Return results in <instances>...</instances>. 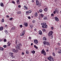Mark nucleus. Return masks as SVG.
<instances>
[{"label": "nucleus", "instance_id": "obj_62", "mask_svg": "<svg viewBox=\"0 0 61 61\" xmlns=\"http://www.w3.org/2000/svg\"><path fill=\"white\" fill-rule=\"evenodd\" d=\"M43 38H46L45 37H43Z\"/></svg>", "mask_w": 61, "mask_h": 61}, {"label": "nucleus", "instance_id": "obj_52", "mask_svg": "<svg viewBox=\"0 0 61 61\" xmlns=\"http://www.w3.org/2000/svg\"><path fill=\"white\" fill-rule=\"evenodd\" d=\"M51 16H53L54 15V14H51Z\"/></svg>", "mask_w": 61, "mask_h": 61}, {"label": "nucleus", "instance_id": "obj_23", "mask_svg": "<svg viewBox=\"0 0 61 61\" xmlns=\"http://www.w3.org/2000/svg\"><path fill=\"white\" fill-rule=\"evenodd\" d=\"M34 47L35 48H36V49H38V47L37 46H36V45H34Z\"/></svg>", "mask_w": 61, "mask_h": 61}, {"label": "nucleus", "instance_id": "obj_35", "mask_svg": "<svg viewBox=\"0 0 61 61\" xmlns=\"http://www.w3.org/2000/svg\"><path fill=\"white\" fill-rule=\"evenodd\" d=\"M39 11L40 12V13H41V12H42V11H43V10H42L41 9H40L39 10Z\"/></svg>", "mask_w": 61, "mask_h": 61}, {"label": "nucleus", "instance_id": "obj_28", "mask_svg": "<svg viewBox=\"0 0 61 61\" xmlns=\"http://www.w3.org/2000/svg\"><path fill=\"white\" fill-rule=\"evenodd\" d=\"M58 53L59 54H61V50H59V51L58 52Z\"/></svg>", "mask_w": 61, "mask_h": 61}, {"label": "nucleus", "instance_id": "obj_39", "mask_svg": "<svg viewBox=\"0 0 61 61\" xmlns=\"http://www.w3.org/2000/svg\"><path fill=\"white\" fill-rule=\"evenodd\" d=\"M16 50H15L14 51L15 53H16V52H17V50H18V49H16Z\"/></svg>", "mask_w": 61, "mask_h": 61}, {"label": "nucleus", "instance_id": "obj_56", "mask_svg": "<svg viewBox=\"0 0 61 61\" xmlns=\"http://www.w3.org/2000/svg\"><path fill=\"white\" fill-rule=\"evenodd\" d=\"M32 2H34V0H32Z\"/></svg>", "mask_w": 61, "mask_h": 61}, {"label": "nucleus", "instance_id": "obj_10", "mask_svg": "<svg viewBox=\"0 0 61 61\" xmlns=\"http://www.w3.org/2000/svg\"><path fill=\"white\" fill-rule=\"evenodd\" d=\"M55 20L56 21H59V19L57 17H55Z\"/></svg>", "mask_w": 61, "mask_h": 61}, {"label": "nucleus", "instance_id": "obj_6", "mask_svg": "<svg viewBox=\"0 0 61 61\" xmlns=\"http://www.w3.org/2000/svg\"><path fill=\"white\" fill-rule=\"evenodd\" d=\"M48 59L49 60H50V61H53L54 60L52 57H49L48 58Z\"/></svg>", "mask_w": 61, "mask_h": 61}, {"label": "nucleus", "instance_id": "obj_2", "mask_svg": "<svg viewBox=\"0 0 61 61\" xmlns=\"http://www.w3.org/2000/svg\"><path fill=\"white\" fill-rule=\"evenodd\" d=\"M41 25H42V28H47V25H46V23H41Z\"/></svg>", "mask_w": 61, "mask_h": 61}, {"label": "nucleus", "instance_id": "obj_18", "mask_svg": "<svg viewBox=\"0 0 61 61\" xmlns=\"http://www.w3.org/2000/svg\"><path fill=\"white\" fill-rule=\"evenodd\" d=\"M34 15L36 17L37 16L38 14H37V12H36L35 14H34Z\"/></svg>", "mask_w": 61, "mask_h": 61}, {"label": "nucleus", "instance_id": "obj_50", "mask_svg": "<svg viewBox=\"0 0 61 61\" xmlns=\"http://www.w3.org/2000/svg\"><path fill=\"white\" fill-rule=\"evenodd\" d=\"M51 28L52 30H53V29H54V27H51Z\"/></svg>", "mask_w": 61, "mask_h": 61}, {"label": "nucleus", "instance_id": "obj_7", "mask_svg": "<svg viewBox=\"0 0 61 61\" xmlns=\"http://www.w3.org/2000/svg\"><path fill=\"white\" fill-rule=\"evenodd\" d=\"M25 30H24L23 31L22 33L20 35L21 36H24V35H25Z\"/></svg>", "mask_w": 61, "mask_h": 61}, {"label": "nucleus", "instance_id": "obj_9", "mask_svg": "<svg viewBox=\"0 0 61 61\" xmlns=\"http://www.w3.org/2000/svg\"><path fill=\"white\" fill-rule=\"evenodd\" d=\"M13 54H14V53H10V55H11L12 57L14 58H15V56L13 55Z\"/></svg>", "mask_w": 61, "mask_h": 61}, {"label": "nucleus", "instance_id": "obj_26", "mask_svg": "<svg viewBox=\"0 0 61 61\" xmlns=\"http://www.w3.org/2000/svg\"><path fill=\"white\" fill-rule=\"evenodd\" d=\"M15 28L13 27L12 28L11 30H15Z\"/></svg>", "mask_w": 61, "mask_h": 61}, {"label": "nucleus", "instance_id": "obj_19", "mask_svg": "<svg viewBox=\"0 0 61 61\" xmlns=\"http://www.w3.org/2000/svg\"><path fill=\"white\" fill-rule=\"evenodd\" d=\"M17 4L18 5L20 4V0H18L17 1H16Z\"/></svg>", "mask_w": 61, "mask_h": 61}, {"label": "nucleus", "instance_id": "obj_30", "mask_svg": "<svg viewBox=\"0 0 61 61\" xmlns=\"http://www.w3.org/2000/svg\"><path fill=\"white\" fill-rule=\"evenodd\" d=\"M41 17H44V15L41 14Z\"/></svg>", "mask_w": 61, "mask_h": 61}, {"label": "nucleus", "instance_id": "obj_11", "mask_svg": "<svg viewBox=\"0 0 61 61\" xmlns=\"http://www.w3.org/2000/svg\"><path fill=\"white\" fill-rule=\"evenodd\" d=\"M0 5L2 7H4V3L3 2H1L0 3Z\"/></svg>", "mask_w": 61, "mask_h": 61}, {"label": "nucleus", "instance_id": "obj_29", "mask_svg": "<svg viewBox=\"0 0 61 61\" xmlns=\"http://www.w3.org/2000/svg\"><path fill=\"white\" fill-rule=\"evenodd\" d=\"M36 22V20H33L32 21V23H34Z\"/></svg>", "mask_w": 61, "mask_h": 61}, {"label": "nucleus", "instance_id": "obj_57", "mask_svg": "<svg viewBox=\"0 0 61 61\" xmlns=\"http://www.w3.org/2000/svg\"><path fill=\"white\" fill-rule=\"evenodd\" d=\"M46 51L47 52H48V51H49L48 50H46Z\"/></svg>", "mask_w": 61, "mask_h": 61}, {"label": "nucleus", "instance_id": "obj_31", "mask_svg": "<svg viewBox=\"0 0 61 61\" xmlns=\"http://www.w3.org/2000/svg\"><path fill=\"white\" fill-rule=\"evenodd\" d=\"M43 39L44 41H46V40H47V39H46V38H43Z\"/></svg>", "mask_w": 61, "mask_h": 61}, {"label": "nucleus", "instance_id": "obj_27", "mask_svg": "<svg viewBox=\"0 0 61 61\" xmlns=\"http://www.w3.org/2000/svg\"><path fill=\"white\" fill-rule=\"evenodd\" d=\"M31 53H32V54H34L35 53V51H34L33 50L31 52Z\"/></svg>", "mask_w": 61, "mask_h": 61}, {"label": "nucleus", "instance_id": "obj_14", "mask_svg": "<svg viewBox=\"0 0 61 61\" xmlns=\"http://www.w3.org/2000/svg\"><path fill=\"white\" fill-rule=\"evenodd\" d=\"M39 34L40 35H42V32L41 30H39Z\"/></svg>", "mask_w": 61, "mask_h": 61}, {"label": "nucleus", "instance_id": "obj_32", "mask_svg": "<svg viewBox=\"0 0 61 61\" xmlns=\"http://www.w3.org/2000/svg\"><path fill=\"white\" fill-rule=\"evenodd\" d=\"M44 20H46L47 19V17H44Z\"/></svg>", "mask_w": 61, "mask_h": 61}, {"label": "nucleus", "instance_id": "obj_54", "mask_svg": "<svg viewBox=\"0 0 61 61\" xmlns=\"http://www.w3.org/2000/svg\"><path fill=\"white\" fill-rule=\"evenodd\" d=\"M22 55H24V52L22 53Z\"/></svg>", "mask_w": 61, "mask_h": 61}, {"label": "nucleus", "instance_id": "obj_42", "mask_svg": "<svg viewBox=\"0 0 61 61\" xmlns=\"http://www.w3.org/2000/svg\"><path fill=\"white\" fill-rule=\"evenodd\" d=\"M4 42H6V39H4Z\"/></svg>", "mask_w": 61, "mask_h": 61}, {"label": "nucleus", "instance_id": "obj_58", "mask_svg": "<svg viewBox=\"0 0 61 61\" xmlns=\"http://www.w3.org/2000/svg\"><path fill=\"white\" fill-rule=\"evenodd\" d=\"M33 43H32L31 44V46H32L33 45Z\"/></svg>", "mask_w": 61, "mask_h": 61}, {"label": "nucleus", "instance_id": "obj_5", "mask_svg": "<svg viewBox=\"0 0 61 61\" xmlns=\"http://www.w3.org/2000/svg\"><path fill=\"white\" fill-rule=\"evenodd\" d=\"M41 53L42 54H43L44 56L46 55V52L44 50H42Z\"/></svg>", "mask_w": 61, "mask_h": 61}, {"label": "nucleus", "instance_id": "obj_34", "mask_svg": "<svg viewBox=\"0 0 61 61\" xmlns=\"http://www.w3.org/2000/svg\"><path fill=\"white\" fill-rule=\"evenodd\" d=\"M17 14H21V12L20 11L17 13Z\"/></svg>", "mask_w": 61, "mask_h": 61}, {"label": "nucleus", "instance_id": "obj_47", "mask_svg": "<svg viewBox=\"0 0 61 61\" xmlns=\"http://www.w3.org/2000/svg\"><path fill=\"white\" fill-rule=\"evenodd\" d=\"M18 7H19V8H21V5H18Z\"/></svg>", "mask_w": 61, "mask_h": 61}, {"label": "nucleus", "instance_id": "obj_64", "mask_svg": "<svg viewBox=\"0 0 61 61\" xmlns=\"http://www.w3.org/2000/svg\"><path fill=\"white\" fill-rule=\"evenodd\" d=\"M29 38H31V37H29Z\"/></svg>", "mask_w": 61, "mask_h": 61}, {"label": "nucleus", "instance_id": "obj_61", "mask_svg": "<svg viewBox=\"0 0 61 61\" xmlns=\"http://www.w3.org/2000/svg\"><path fill=\"white\" fill-rule=\"evenodd\" d=\"M5 27H7V25H5Z\"/></svg>", "mask_w": 61, "mask_h": 61}, {"label": "nucleus", "instance_id": "obj_48", "mask_svg": "<svg viewBox=\"0 0 61 61\" xmlns=\"http://www.w3.org/2000/svg\"><path fill=\"white\" fill-rule=\"evenodd\" d=\"M20 27L22 28L23 27V25H20Z\"/></svg>", "mask_w": 61, "mask_h": 61}, {"label": "nucleus", "instance_id": "obj_8", "mask_svg": "<svg viewBox=\"0 0 61 61\" xmlns=\"http://www.w3.org/2000/svg\"><path fill=\"white\" fill-rule=\"evenodd\" d=\"M32 12V11L31 10H29L28 11H27L26 12V14H30Z\"/></svg>", "mask_w": 61, "mask_h": 61}, {"label": "nucleus", "instance_id": "obj_17", "mask_svg": "<svg viewBox=\"0 0 61 61\" xmlns=\"http://www.w3.org/2000/svg\"><path fill=\"white\" fill-rule=\"evenodd\" d=\"M0 50L2 51H4V49L3 48H2V47H0Z\"/></svg>", "mask_w": 61, "mask_h": 61}, {"label": "nucleus", "instance_id": "obj_4", "mask_svg": "<svg viewBox=\"0 0 61 61\" xmlns=\"http://www.w3.org/2000/svg\"><path fill=\"white\" fill-rule=\"evenodd\" d=\"M36 4L37 5H38V6L39 7L41 6V3H39V1H38L36 0Z\"/></svg>", "mask_w": 61, "mask_h": 61}, {"label": "nucleus", "instance_id": "obj_36", "mask_svg": "<svg viewBox=\"0 0 61 61\" xmlns=\"http://www.w3.org/2000/svg\"><path fill=\"white\" fill-rule=\"evenodd\" d=\"M46 44L48 45H49V43L48 42H46Z\"/></svg>", "mask_w": 61, "mask_h": 61}, {"label": "nucleus", "instance_id": "obj_22", "mask_svg": "<svg viewBox=\"0 0 61 61\" xmlns=\"http://www.w3.org/2000/svg\"><path fill=\"white\" fill-rule=\"evenodd\" d=\"M3 27H0V30L1 31V30H3Z\"/></svg>", "mask_w": 61, "mask_h": 61}, {"label": "nucleus", "instance_id": "obj_15", "mask_svg": "<svg viewBox=\"0 0 61 61\" xmlns=\"http://www.w3.org/2000/svg\"><path fill=\"white\" fill-rule=\"evenodd\" d=\"M34 43H35V44H37L38 43V41H37V40H34Z\"/></svg>", "mask_w": 61, "mask_h": 61}, {"label": "nucleus", "instance_id": "obj_25", "mask_svg": "<svg viewBox=\"0 0 61 61\" xmlns=\"http://www.w3.org/2000/svg\"><path fill=\"white\" fill-rule=\"evenodd\" d=\"M26 53L27 54H29V51H26Z\"/></svg>", "mask_w": 61, "mask_h": 61}, {"label": "nucleus", "instance_id": "obj_1", "mask_svg": "<svg viewBox=\"0 0 61 61\" xmlns=\"http://www.w3.org/2000/svg\"><path fill=\"white\" fill-rule=\"evenodd\" d=\"M53 32L52 31H51L49 32V33L48 34V36H51V38H53Z\"/></svg>", "mask_w": 61, "mask_h": 61}, {"label": "nucleus", "instance_id": "obj_12", "mask_svg": "<svg viewBox=\"0 0 61 61\" xmlns=\"http://www.w3.org/2000/svg\"><path fill=\"white\" fill-rule=\"evenodd\" d=\"M24 25L25 26H26V27L28 26V24L27 23L25 22L24 23Z\"/></svg>", "mask_w": 61, "mask_h": 61}, {"label": "nucleus", "instance_id": "obj_60", "mask_svg": "<svg viewBox=\"0 0 61 61\" xmlns=\"http://www.w3.org/2000/svg\"><path fill=\"white\" fill-rule=\"evenodd\" d=\"M55 49H56V50H57V48H55Z\"/></svg>", "mask_w": 61, "mask_h": 61}, {"label": "nucleus", "instance_id": "obj_37", "mask_svg": "<svg viewBox=\"0 0 61 61\" xmlns=\"http://www.w3.org/2000/svg\"><path fill=\"white\" fill-rule=\"evenodd\" d=\"M7 44L8 45L10 46V45H11V43H9V42Z\"/></svg>", "mask_w": 61, "mask_h": 61}, {"label": "nucleus", "instance_id": "obj_16", "mask_svg": "<svg viewBox=\"0 0 61 61\" xmlns=\"http://www.w3.org/2000/svg\"><path fill=\"white\" fill-rule=\"evenodd\" d=\"M30 27L31 28V29H32L33 27L34 26H33V25H32V24H30Z\"/></svg>", "mask_w": 61, "mask_h": 61}, {"label": "nucleus", "instance_id": "obj_43", "mask_svg": "<svg viewBox=\"0 0 61 61\" xmlns=\"http://www.w3.org/2000/svg\"><path fill=\"white\" fill-rule=\"evenodd\" d=\"M53 13L54 14H56V11L55 10L53 12Z\"/></svg>", "mask_w": 61, "mask_h": 61}, {"label": "nucleus", "instance_id": "obj_40", "mask_svg": "<svg viewBox=\"0 0 61 61\" xmlns=\"http://www.w3.org/2000/svg\"><path fill=\"white\" fill-rule=\"evenodd\" d=\"M52 55L53 56H55V53L54 52L52 53Z\"/></svg>", "mask_w": 61, "mask_h": 61}, {"label": "nucleus", "instance_id": "obj_3", "mask_svg": "<svg viewBox=\"0 0 61 61\" xmlns=\"http://www.w3.org/2000/svg\"><path fill=\"white\" fill-rule=\"evenodd\" d=\"M20 45L21 46V44L20 43V44H18L17 46H16V49L17 50H20Z\"/></svg>", "mask_w": 61, "mask_h": 61}, {"label": "nucleus", "instance_id": "obj_20", "mask_svg": "<svg viewBox=\"0 0 61 61\" xmlns=\"http://www.w3.org/2000/svg\"><path fill=\"white\" fill-rule=\"evenodd\" d=\"M48 10V9H47V8H46L44 9V10L45 11V12H47Z\"/></svg>", "mask_w": 61, "mask_h": 61}, {"label": "nucleus", "instance_id": "obj_46", "mask_svg": "<svg viewBox=\"0 0 61 61\" xmlns=\"http://www.w3.org/2000/svg\"><path fill=\"white\" fill-rule=\"evenodd\" d=\"M28 19H31V17H30V16L28 17Z\"/></svg>", "mask_w": 61, "mask_h": 61}, {"label": "nucleus", "instance_id": "obj_13", "mask_svg": "<svg viewBox=\"0 0 61 61\" xmlns=\"http://www.w3.org/2000/svg\"><path fill=\"white\" fill-rule=\"evenodd\" d=\"M55 10L56 11V13H57V14H58V13H59V10H58L57 9H55Z\"/></svg>", "mask_w": 61, "mask_h": 61}, {"label": "nucleus", "instance_id": "obj_33", "mask_svg": "<svg viewBox=\"0 0 61 61\" xmlns=\"http://www.w3.org/2000/svg\"><path fill=\"white\" fill-rule=\"evenodd\" d=\"M24 7L25 8V9H28V8H27V7H26V6H24Z\"/></svg>", "mask_w": 61, "mask_h": 61}, {"label": "nucleus", "instance_id": "obj_41", "mask_svg": "<svg viewBox=\"0 0 61 61\" xmlns=\"http://www.w3.org/2000/svg\"><path fill=\"white\" fill-rule=\"evenodd\" d=\"M2 22H4V19L3 18L2 20Z\"/></svg>", "mask_w": 61, "mask_h": 61}, {"label": "nucleus", "instance_id": "obj_44", "mask_svg": "<svg viewBox=\"0 0 61 61\" xmlns=\"http://www.w3.org/2000/svg\"><path fill=\"white\" fill-rule=\"evenodd\" d=\"M13 19V18H11L10 19V20H12Z\"/></svg>", "mask_w": 61, "mask_h": 61}, {"label": "nucleus", "instance_id": "obj_51", "mask_svg": "<svg viewBox=\"0 0 61 61\" xmlns=\"http://www.w3.org/2000/svg\"><path fill=\"white\" fill-rule=\"evenodd\" d=\"M12 3H13V4H15V2L14 1H12Z\"/></svg>", "mask_w": 61, "mask_h": 61}, {"label": "nucleus", "instance_id": "obj_53", "mask_svg": "<svg viewBox=\"0 0 61 61\" xmlns=\"http://www.w3.org/2000/svg\"><path fill=\"white\" fill-rule=\"evenodd\" d=\"M8 18V17H9V15H7L6 16Z\"/></svg>", "mask_w": 61, "mask_h": 61}, {"label": "nucleus", "instance_id": "obj_38", "mask_svg": "<svg viewBox=\"0 0 61 61\" xmlns=\"http://www.w3.org/2000/svg\"><path fill=\"white\" fill-rule=\"evenodd\" d=\"M42 31L43 32H44L46 31V30L45 29H42Z\"/></svg>", "mask_w": 61, "mask_h": 61}, {"label": "nucleus", "instance_id": "obj_59", "mask_svg": "<svg viewBox=\"0 0 61 61\" xmlns=\"http://www.w3.org/2000/svg\"><path fill=\"white\" fill-rule=\"evenodd\" d=\"M2 41V39H0V42H1V41Z\"/></svg>", "mask_w": 61, "mask_h": 61}, {"label": "nucleus", "instance_id": "obj_21", "mask_svg": "<svg viewBox=\"0 0 61 61\" xmlns=\"http://www.w3.org/2000/svg\"><path fill=\"white\" fill-rule=\"evenodd\" d=\"M5 32L7 35L8 34V32H7V31L6 30H5Z\"/></svg>", "mask_w": 61, "mask_h": 61}, {"label": "nucleus", "instance_id": "obj_63", "mask_svg": "<svg viewBox=\"0 0 61 61\" xmlns=\"http://www.w3.org/2000/svg\"><path fill=\"white\" fill-rule=\"evenodd\" d=\"M58 44L59 45H60V43H58Z\"/></svg>", "mask_w": 61, "mask_h": 61}, {"label": "nucleus", "instance_id": "obj_24", "mask_svg": "<svg viewBox=\"0 0 61 61\" xmlns=\"http://www.w3.org/2000/svg\"><path fill=\"white\" fill-rule=\"evenodd\" d=\"M43 43L44 46H46V41H45L43 42Z\"/></svg>", "mask_w": 61, "mask_h": 61}, {"label": "nucleus", "instance_id": "obj_45", "mask_svg": "<svg viewBox=\"0 0 61 61\" xmlns=\"http://www.w3.org/2000/svg\"><path fill=\"white\" fill-rule=\"evenodd\" d=\"M6 45H4V48H6Z\"/></svg>", "mask_w": 61, "mask_h": 61}, {"label": "nucleus", "instance_id": "obj_55", "mask_svg": "<svg viewBox=\"0 0 61 61\" xmlns=\"http://www.w3.org/2000/svg\"><path fill=\"white\" fill-rule=\"evenodd\" d=\"M34 30L35 31H36V29H34Z\"/></svg>", "mask_w": 61, "mask_h": 61}, {"label": "nucleus", "instance_id": "obj_49", "mask_svg": "<svg viewBox=\"0 0 61 61\" xmlns=\"http://www.w3.org/2000/svg\"><path fill=\"white\" fill-rule=\"evenodd\" d=\"M15 49H13V52H15Z\"/></svg>", "mask_w": 61, "mask_h": 61}]
</instances>
